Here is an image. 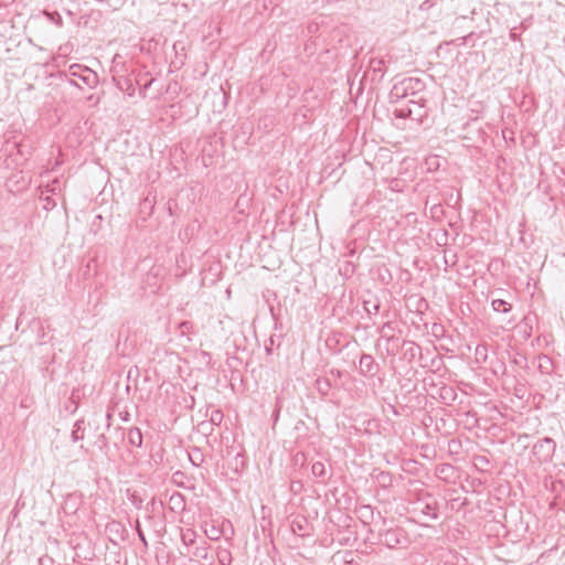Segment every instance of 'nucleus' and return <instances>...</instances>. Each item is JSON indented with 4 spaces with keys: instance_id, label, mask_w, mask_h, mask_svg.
<instances>
[{
    "instance_id": "32",
    "label": "nucleus",
    "mask_w": 565,
    "mask_h": 565,
    "mask_svg": "<svg viewBox=\"0 0 565 565\" xmlns=\"http://www.w3.org/2000/svg\"><path fill=\"white\" fill-rule=\"evenodd\" d=\"M127 497H128V500L130 501V503L136 509H138V510L145 509V507H143V499H142V497L137 491L130 492L128 490Z\"/></svg>"
},
{
    "instance_id": "8",
    "label": "nucleus",
    "mask_w": 565,
    "mask_h": 565,
    "mask_svg": "<svg viewBox=\"0 0 565 565\" xmlns=\"http://www.w3.org/2000/svg\"><path fill=\"white\" fill-rule=\"evenodd\" d=\"M414 511L419 512L428 520H437L439 518L438 502L434 494L429 492H426L415 502Z\"/></svg>"
},
{
    "instance_id": "2",
    "label": "nucleus",
    "mask_w": 565,
    "mask_h": 565,
    "mask_svg": "<svg viewBox=\"0 0 565 565\" xmlns=\"http://www.w3.org/2000/svg\"><path fill=\"white\" fill-rule=\"evenodd\" d=\"M60 77L79 88H82V85L76 79L89 88H94L98 84L97 73L81 64H73L67 71L60 72Z\"/></svg>"
},
{
    "instance_id": "7",
    "label": "nucleus",
    "mask_w": 565,
    "mask_h": 565,
    "mask_svg": "<svg viewBox=\"0 0 565 565\" xmlns=\"http://www.w3.org/2000/svg\"><path fill=\"white\" fill-rule=\"evenodd\" d=\"M473 363L477 367L490 371L495 376L504 375L507 372L505 362L499 355H475Z\"/></svg>"
},
{
    "instance_id": "18",
    "label": "nucleus",
    "mask_w": 565,
    "mask_h": 565,
    "mask_svg": "<svg viewBox=\"0 0 565 565\" xmlns=\"http://www.w3.org/2000/svg\"><path fill=\"white\" fill-rule=\"evenodd\" d=\"M117 87L126 93L128 96H134L135 94V84L132 78L126 76L114 77Z\"/></svg>"
},
{
    "instance_id": "30",
    "label": "nucleus",
    "mask_w": 565,
    "mask_h": 565,
    "mask_svg": "<svg viewBox=\"0 0 565 565\" xmlns=\"http://www.w3.org/2000/svg\"><path fill=\"white\" fill-rule=\"evenodd\" d=\"M217 559L221 565H231L233 561L231 551L220 547L217 550Z\"/></svg>"
},
{
    "instance_id": "62",
    "label": "nucleus",
    "mask_w": 565,
    "mask_h": 565,
    "mask_svg": "<svg viewBox=\"0 0 565 565\" xmlns=\"http://www.w3.org/2000/svg\"><path fill=\"white\" fill-rule=\"evenodd\" d=\"M392 409H393V413H394L395 415H398V414H399V413L397 412V409L395 408V406H392Z\"/></svg>"
},
{
    "instance_id": "5",
    "label": "nucleus",
    "mask_w": 565,
    "mask_h": 565,
    "mask_svg": "<svg viewBox=\"0 0 565 565\" xmlns=\"http://www.w3.org/2000/svg\"><path fill=\"white\" fill-rule=\"evenodd\" d=\"M226 459L228 469L236 476H242L248 467V458L243 447L238 450L234 446L226 449Z\"/></svg>"
},
{
    "instance_id": "20",
    "label": "nucleus",
    "mask_w": 565,
    "mask_h": 565,
    "mask_svg": "<svg viewBox=\"0 0 565 565\" xmlns=\"http://www.w3.org/2000/svg\"><path fill=\"white\" fill-rule=\"evenodd\" d=\"M426 403H427L426 395L423 392L417 390L416 393H413L411 396V403H409L408 411L412 412L416 408H418V409L424 408L426 406Z\"/></svg>"
},
{
    "instance_id": "49",
    "label": "nucleus",
    "mask_w": 565,
    "mask_h": 565,
    "mask_svg": "<svg viewBox=\"0 0 565 565\" xmlns=\"http://www.w3.org/2000/svg\"><path fill=\"white\" fill-rule=\"evenodd\" d=\"M39 565H54V559L49 555H43L39 558Z\"/></svg>"
},
{
    "instance_id": "36",
    "label": "nucleus",
    "mask_w": 565,
    "mask_h": 565,
    "mask_svg": "<svg viewBox=\"0 0 565 565\" xmlns=\"http://www.w3.org/2000/svg\"><path fill=\"white\" fill-rule=\"evenodd\" d=\"M425 166L428 171H437L440 167L438 156H429L425 159Z\"/></svg>"
},
{
    "instance_id": "48",
    "label": "nucleus",
    "mask_w": 565,
    "mask_h": 565,
    "mask_svg": "<svg viewBox=\"0 0 565 565\" xmlns=\"http://www.w3.org/2000/svg\"><path fill=\"white\" fill-rule=\"evenodd\" d=\"M280 0H264V9H270L271 11L275 10L276 7H278Z\"/></svg>"
},
{
    "instance_id": "38",
    "label": "nucleus",
    "mask_w": 565,
    "mask_h": 565,
    "mask_svg": "<svg viewBox=\"0 0 565 565\" xmlns=\"http://www.w3.org/2000/svg\"><path fill=\"white\" fill-rule=\"evenodd\" d=\"M411 396L412 395H404L397 392L395 395L396 404L403 409H409Z\"/></svg>"
},
{
    "instance_id": "29",
    "label": "nucleus",
    "mask_w": 565,
    "mask_h": 565,
    "mask_svg": "<svg viewBox=\"0 0 565 565\" xmlns=\"http://www.w3.org/2000/svg\"><path fill=\"white\" fill-rule=\"evenodd\" d=\"M311 473L316 478L324 480L327 476V469L322 461H316L311 465Z\"/></svg>"
},
{
    "instance_id": "59",
    "label": "nucleus",
    "mask_w": 565,
    "mask_h": 565,
    "mask_svg": "<svg viewBox=\"0 0 565 565\" xmlns=\"http://www.w3.org/2000/svg\"><path fill=\"white\" fill-rule=\"evenodd\" d=\"M111 416H113V415H111L109 412L106 414V418H107V428H109V427H110V423H109V420L111 419Z\"/></svg>"
},
{
    "instance_id": "60",
    "label": "nucleus",
    "mask_w": 565,
    "mask_h": 565,
    "mask_svg": "<svg viewBox=\"0 0 565 565\" xmlns=\"http://www.w3.org/2000/svg\"><path fill=\"white\" fill-rule=\"evenodd\" d=\"M14 146L18 148V152L22 154V153H23V152H22V149H21V148H22V145H20V143H14Z\"/></svg>"
},
{
    "instance_id": "37",
    "label": "nucleus",
    "mask_w": 565,
    "mask_h": 565,
    "mask_svg": "<svg viewBox=\"0 0 565 565\" xmlns=\"http://www.w3.org/2000/svg\"><path fill=\"white\" fill-rule=\"evenodd\" d=\"M43 14L47 18L49 21L54 23L56 26H63V19L57 11H44Z\"/></svg>"
},
{
    "instance_id": "1",
    "label": "nucleus",
    "mask_w": 565,
    "mask_h": 565,
    "mask_svg": "<svg viewBox=\"0 0 565 565\" xmlns=\"http://www.w3.org/2000/svg\"><path fill=\"white\" fill-rule=\"evenodd\" d=\"M423 391L431 398L438 399L445 405H452L458 394L452 385H448L443 381L435 382L431 375L423 377Z\"/></svg>"
},
{
    "instance_id": "34",
    "label": "nucleus",
    "mask_w": 565,
    "mask_h": 565,
    "mask_svg": "<svg viewBox=\"0 0 565 565\" xmlns=\"http://www.w3.org/2000/svg\"><path fill=\"white\" fill-rule=\"evenodd\" d=\"M94 446H96L104 454L108 452L109 444L104 433L97 436L96 440L94 441Z\"/></svg>"
},
{
    "instance_id": "27",
    "label": "nucleus",
    "mask_w": 565,
    "mask_h": 565,
    "mask_svg": "<svg viewBox=\"0 0 565 565\" xmlns=\"http://www.w3.org/2000/svg\"><path fill=\"white\" fill-rule=\"evenodd\" d=\"M209 548L210 546L207 545V543L205 541H202V543L198 546H195V548L193 550L192 554L194 557L199 558V559H209Z\"/></svg>"
},
{
    "instance_id": "10",
    "label": "nucleus",
    "mask_w": 565,
    "mask_h": 565,
    "mask_svg": "<svg viewBox=\"0 0 565 565\" xmlns=\"http://www.w3.org/2000/svg\"><path fill=\"white\" fill-rule=\"evenodd\" d=\"M105 532L110 543L116 546L127 541L129 536L128 530L120 521L117 520L109 521L105 526Z\"/></svg>"
},
{
    "instance_id": "63",
    "label": "nucleus",
    "mask_w": 565,
    "mask_h": 565,
    "mask_svg": "<svg viewBox=\"0 0 565 565\" xmlns=\"http://www.w3.org/2000/svg\"><path fill=\"white\" fill-rule=\"evenodd\" d=\"M228 525L225 523V535L227 534V531H228Z\"/></svg>"
},
{
    "instance_id": "56",
    "label": "nucleus",
    "mask_w": 565,
    "mask_h": 565,
    "mask_svg": "<svg viewBox=\"0 0 565 565\" xmlns=\"http://www.w3.org/2000/svg\"><path fill=\"white\" fill-rule=\"evenodd\" d=\"M416 349L419 350V347L414 343H409V347L405 349L404 353H415Z\"/></svg>"
},
{
    "instance_id": "24",
    "label": "nucleus",
    "mask_w": 565,
    "mask_h": 565,
    "mask_svg": "<svg viewBox=\"0 0 565 565\" xmlns=\"http://www.w3.org/2000/svg\"><path fill=\"white\" fill-rule=\"evenodd\" d=\"M84 431H85V420L84 418H81L75 422L73 426V430L71 434L72 440L74 443L84 439Z\"/></svg>"
},
{
    "instance_id": "33",
    "label": "nucleus",
    "mask_w": 565,
    "mask_h": 565,
    "mask_svg": "<svg viewBox=\"0 0 565 565\" xmlns=\"http://www.w3.org/2000/svg\"><path fill=\"white\" fill-rule=\"evenodd\" d=\"M134 529H135V531H136V533L138 535L139 541L142 543L145 551H147L148 547H149V544H148V540H147V537L145 535V532H143V530L141 527V523H140L139 519H136L135 524H134Z\"/></svg>"
},
{
    "instance_id": "4",
    "label": "nucleus",
    "mask_w": 565,
    "mask_h": 565,
    "mask_svg": "<svg viewBox=\"0 0 565 565\" xmlns=\"http://www.w3.org/2000/svg\"><path fill=\"white\" fill-rule=\"evenodd\" d=\"M426 84L417 77H407L393 85L390 92V102L398 103L409 97V95H418L425 93Z\"/></svg>"
},
{
    "instance_id": "3",
    "label": "nucleus",
    "mask_w": 565,
    "mask_h": 565,
    "mask_svg": "<svg viewBox=\"0 0 565 565\" xmlns=\"http://www.w3.org/2000/svg\"><path fill=\"white\" fill-rule=\"evenodd\" d=\"M429 106L427 98L408 99L405 105L395 108L393 114L396 118L406 119L411 118L418 124H424L429 114Z\"/></svg>"
},
{
    "instance_id": "21",
    "label": "nucleus",
    "mask_w": 565,
    "mask_h": 565,
    "mask_svg": "<svg viewBox=\"0 0 565 565\" xmlns=\"http://www.w3.org/2000/svg\"><path fill=\"white\" fill-rule=\"evenodd\" d=\"M81 273L85 280L93 278L97 273V260L95 258L88 259L81 268Z\"/></svg>"
},
{
    "instance_id": "11",
    "label": "nucleus",
    "mask_w": 565,
    "mask_h": 565,
    "mask_svg": "<svg viewBox=\"0 0 565 565\" xmlns=\"http://www.w3.org/2000/svg\"><path fill=\"white\" fill-rule=\"evenodd\" d=\"M359 372L367 377L375 376L380 371V364L374 360V355H360Z\"/></svg>"
},
{
    "instance_id": "57",
    "label": "nucleus",
    "mask_w": 565,
    "mask_h": 565,
    "mask_svg": "<svg viewBox=\"0 0 565 565\" xmlns=\"http://www.w3.org/2000/svg\"><path fill=\"white\" fill-rule=\"evenodd\" d=\"M418 98H427V97L425 96V93H419L418 95H415V94L409 95V97H407L406 99L408 100V99H418Z\"/></svg>"
},
{
    "instance_id": "9",
    "label": "nucleus",
    "mask_w": 565,
    "mask_h": 565,
    "mask_svg": "<svg viewBox=\"0 0 565 565\" xmlns=\"http://www.w3.org/2000/svg\"><path fill=\"white\" fill-rule=\"evenodd\" d=\"M379 536L380 543L388 548H395L407 543L406 533L401 527H393L380 531Z\"/></svg>"
},
{
    "instance_id": "47",
    "label": "nucleus",
    "mask_w": 565,
    "mask_h": 565,
    "mask_svg": "<svg viewBox=\"0 0 565 565\" xmlns=\"http://www.w3.org/2000/svg\"><path fill=\"white\" fill-rule=\"evenodd\" d=\"M153 78H150L148 82H146L143 85L140 84V81H136V83L140 86V95L142 97H146V90L151 86L153 83Z\"/></svg>"
},
{
    "instance_id": "51",
    "label": "nucleus",
    "mask_w": 565,
    "mask_h": 565,
    "mask_svg": "<svg viewBox=\"0 0 565 565\" xmlns=\"http://www.w3.org/2000/svg\"><path fill=\"white\" fill-rule=\"evenodd\" d=\"M305 461H306V457H305V454H303V452L298 451V452L294 456V462H295V465L300 463L301 466H303Z\"/></svg>"
},
{
    "instance_id": "64",
    "label": "nucleus",
    "mask_w": 565,
    "mask_h": 565,
    "mask_svg": "<svg viewBox=\"0 0 565 565\" xmlns=\"http://www.w3.org/2000/svg\"><path fill=\"white\" fill-rule=\"evenodd\" d=\"M266 353H271V350L266 348Z\"/></svg>"
},
{
    "instance_id": "13",
    "label": "nucleus",
    "mask_w": 565,
    "mask_h": 565,
    "mask_svg": "<svg viewBox=\"0 0 565 565\" xmlns=\"http://www.w3.org/2000/svg\"><path fill=\"white\" fill-rule=\"evenodd\" d=\"M411 371L412 369L408 370L401 379H398V393L401 394L412 395L418 390L419 380L417 377L413 380V377L408 376Z\"/></svg>"
},
{
    "instance_id": "42",
    "label": "nucleus",
    "mask_w": 565,
    "mask_h": 565,
    "mask_svg": "<svg viewBox=\"0 0 565 565\" xmlns=\"http://www.w3.org/2000/svg\"><path fill=\"white\" fill-rule=\"evenodd\" d=\"M226 363L230 369L236 370L239 365L244 363L239 355H228Z\"/></svg>"
},
{
    "instance_id": "50",
    "label": "nucleus",
    "mask_w": 565,
    "mask_h": 565,
    "mask_svg": "<svg viewBox=\"0 0 565 565\" xmlns=\"http://www.w3.org/2000/svg\"><path fill=\"white\" fill-rule=\"evenodd\" d=\"M302 482L300 480H294L291 481L290 489L292 492L297 493L302 490Z\"/></svg>"
},
{
    "instance_id": "28",
    "label": "nucleus",
    "mask_w": 565,
    "mask_h": 565,
    "mask_svg": "<svg viewBox=\"0 0 565 565\" xmlns=\"http://www.w3.org/2000/svg\"><path fill=\"white\" fill-rule=\"evenodd\" d=\"M189 460L194 467H200L204 460V456L201 449L198 447H193L191 452L189 454Z\"/></svg>"
},
{
    "instance_id": "12",
    "label": "nucleus",
    "mask_w": 565,
    "mask_h": 565,
    "mask_svg": "<svg viewBox=\"0 0 565 565\" xmlns=\"http://www.w3.org/2000/svg\"><path fill=\"white\" fill-rule=\"evenodd\" d=\"M367 73L371 75L372 82L380 83L385 75V61L384 58H371L369 62Z\"/></svg>"
},
{
    "instance_id": "31",
    "label": "nucleus",
    "mask_w": 565,
    "mask_h": 565,
    "mask_svg": "<svg viewBox=\"0 0 565 565\" xmlns=\"http://www.w3.org/2000/svg\"><path fill=\"white\" fill-rule=\"evenodd\" d=\"M492 309L498 312H509L512 306L503 299H494L491 302Z\"/></svg>"
},
{
    "instance_id": "35",
    "label": "nucleus",
    "mask_w": 565,
    "mask_h": 565,
    "mask_svg": "<svg viewBox=\"0 0 565 565\" xmlns=\"http://www.w3.org/2000/svg\"><path fill=\"white\" fill-rule=\"evenodd\" d=\"M195 540L196 533L191 529H188L185 532L181 533V541L186 546L193 545L195 543Z\"/></svg>"
},
{
    "instance_id": "45",
    "label": "nucleus",
    "mask_w": 565,
    "mask_h": 565,
    "mask_svg": "<svg viewBox=\"0 0 565 565\" xmlns=\"http://www.w3.org/2000/svg\"><path fill=\"white\" fill-rule=\"evenodd\" d=\"M156 498H152L145 507V510L147 511V519H151L152 515L151 513L154 511L156 509Z\"/></svg>"
},
{
    "instance_id": "39",
    "label": "nucleus",
    "mask_w": 565,
    "mask_h": 565,
    "mask_svg": "<svg viewBox=\"0 0 565 565\" xmlns=\"http://www.w3.org/2000/svg\"><path fill=\"white\" fill-rule=\"evenodd\" d=\"M223 418H224V415H223V412L221 409H213L210 414V419L209 422L213 425V426H220L223 422Z\"/></svg>"
},
{
    "instance_id": "25",
    "label": "nucleus",
    "mask_w": 565,
    "mask_h": 565,
    "mask_svg": "<svg viewBox=\"0 0 565 565\" xmlns=\"http://www.w3.org/2000/svg\"><path fill=\"white\" fill-rule=\"evenodd\" d=\"M128 441L131 446L141 447L142 446V433L138 427H132L128 431Z\"/></svg>"
},
{
    "instance_id": "22",
    "label": "nucleus",
    "mask_w": 565,
    "mask_h": 565,
    "mask_svg": "<svg viewBox=\"0 0 565 565\" xmlns=\"http://www.w3.org/2000/svg\"><path fill=\"white\" fill-rule=\"evenodd\" d=\"M81 398V391L78 388H74L70 398L66 401L64 408L68 411L71 414H74L78 407V402Z\"/></svg>"
},
{
    "instance_id": "46",
    "label": "nucleus",
    "mask_w": 565,
    "mask_h": 565,
    "mask_svg": "<svg viewBox=\"0 0 565 565\" xmlns=\"http://www.w3.org/2000/svg\"><path fill=\"white\" fill-rule=\"evenodd\" d=\"M443 213H444V209H443L441 204H434L430 207L431 217H440V215Z\"/></svg>"
},
{
    "instance_id": "40",
    "label": "nucleus",
    "mask_w": 565,
    "mask_h": 565,
    "mask_svg": "<svg viewBox=\"0 0 565 565\" xmlns=\"http://www.w3.org/2000/svg\"><path fill=\"white\" fill-rule=\"evenodd\" d=\"M185 478L186 475L183 471L178 470L172 475V482L179 488H186L184 483Z\"/></svg>"
},
{
    "instance_id": "54",
    "label": "nucleus",
    "mask_w": 565,
    "mask_h": 565,
    "mask_svg": "<svg viewBox=\"0 0 565 565\" xmlns=\"http://www.w3.org/2000/svg\"><path fill=\"white\" fill-rule=\"evenodd\" d=\"M476 466H483V465H489V459L484 456H478L476 457V462H475Z\"/></svg>"
},
{
    "instance_id": "15",
    "label": "nucleus",
    "mask_w": 565,
    "mask_h": 565,
    "mask_svg": "<svg viewBox=\"0 0 565 565\" xmlns=\"http://www.w3.org/2000/svg\"><path fill=\"white\" fill-rule=\"evenodd\" d=\"M309 522L306 516L303 515H297L294 520L290 522V530L294 534L299 536H307L310 534L309 532Z\"/></svg>"
},
{
    "instance_id": "55",
    "label": "nucleus",
    "mask_w": 565,
    "mask_h": 565,
    "mask_svg": "<svg viewBox=\"0 0 565 565\" xmlns=\"http://www.w3.org/2000/svg\"><path fill=\"white\" fill-rule=\"evenodd\" d=\"M430 356H431V355H424V354L418 355V362H419V365H420V366H423V367H426V366H427L428 359H429Z\"/></svg>"
},
{
    "instance_id": "43",
    "label": "nucleus",
    "mask_w": 565,
    "mask_h": 565,
    "mask_svg": "<svg viewBox=\"0 0 565 565\" xmlns=\"http://www.w3.org/2000/svg\"><path fill=\"white\" fill-rule=\"evenodd\" d=\"M280 411H281V402H280V397H277L275 409L273 411V414H271V419H273L274 426L277 424V422L279 419Z\"/></svg>"
},
{
    "instance_id": "6",
    "label": "nucleus",
    "mask_w": 565,
    "mask_h": 565,
    "mask_svg": "<svg viewBox=\"0 0 565 565\" xmlns=\"http://www.w3.org/2000/svg\"><path fill=\"white\" fill-rule=\"evenodd\" d=\"M556 443L551 437L539 439L532 447V455L540 463L550 462L554 456Z\"/></svg>"
},
{
    "instance_id": "53",
    "label": "nucleus",
    "mask_w": 565,
    "mask_h": 565,
    "mask_svg": "<svg viewBox=\"0 0 565 565\" xmlns=\"http://www.w3.org/2000/svg\"><path fill=\"white\" fill-rule=\"evenodd\" d=\"M444 355H436L434 358L430 359V367H434V366H437L439 367V365L443 363V358Z\"/></svg>"
},
{
    "instance_id": "61",
    "label": "nucleus",
    "mask_w": 565,
    "mask_h": 565,
    "mask_svg": "<svg viewBox=\"0 0 565 565\" xmlns=\"http://www.w3.org/2000/svg\"><path fill=\"white\" fill-rule=\"evenodd\" d=\"M332 374L337 375V376H341V372L338 370V371H331Z\"/></svg>"
},
{
    "instance_id": "17",
    "label": "nucleus",
    "mask_w": 565,
    "mask_h": 565,
    "mask_svg": "<svg viewBox=\"0 0 565 565\" xmlns=\"http://www.w3.org/2000/svg\"><path fill=\"white\" fill-rule=\"evenodd\" d=\"M225 523L228 525L231 535H233L234 527L232 523L228 520H224L221 529L215 525H212L210 530L205 529L206 536L212 541H217L222 535L225 536Z\"/></svg>"
},
{
    "instance_id": "14",
    "label": "nucleus",
    "mask_w": 565,
    "mask_h": 565,
    "mask_svg": "<svg viewBox=\"0 0 565 565\" xmlns=\"http://www.w3.org/2000/svg\"><path fill=\"white\" fill-rule=\"evenodd\" d=\"M532 362H537V367L542 374H551L555 371L553 355H532Z\"/></svg>"
},
{
    "instance_id": "44",
    "label": "nucleus",
    "mask_w": 565,
    "mask_h": 565,
    "mask_svg": "<svg viewBox=\"0 0 565 565\" xmlns=\"http://www.w3.org/2000/svg\"><path fill=\"white\" fill-rule=\"evenodd\" d=\"M179 329L181 331V334L185 335L186 333L191 332V330L193 329V322H191V321H182L179 324Z\"/></svg>"
},
{
    "instance_id": "41",
    "label": "nucleus",
    "mask_w": 565,
    "mask_h": 565,
    "mask_svg": "<svg viewBox=\"0 0 565 565\" xmlns=\"http://www.w3.org/2000/svg\"><path fill=\"white\" fill-rule=\"evenodd\" d=\"M213 430H214V426L209 420L201 422L198 425V431L203 434L204 436L211 435L213 433Z\"/></svg>"
},
{
    "instance_id": "58",
    "label": "nucleus",
    "mask_w": 565,
    "mask_h": 565,
    "mask_svg": "<svg viewBox=\"0 0 565 565\" xmlns=\"http://www.w3.org/2000/svg\"><path fill=\"white\" fill-rule=\"evenodd\" d=\"M120 416H121V419L124 422H127L129 419V414L127 412L126 413H121Z\"/></svg>"
},
{
    "instance_id": "26",
    "label": "nucleus",
    "mask_w": 565,
    "mask_h": 565,
    "mask_svg": "<svg viewBox=\"0 0 565 565\" xmlns=\"http://www.w3.org/2000/svg\"><path fill=\"white\" fill-rule=\"evenodd\" d=\"M316 387H317V391L322 396H327L332 387V384H331L330 380L327 377H318L316 380Z\"/></svg>"
},
{
    "instance_id": "52",
    "label": "nucleus",
    "mask_w": 565,
    "mask_h": 565,
    "mask_svg": "<svg viewBox=\"0 0 565 565\" xmlns=\"http://www.w3.org/2000/svg\"><path fill=\"white\" fill-rule=\"evenodd\" d=\"M173 49L177 50V44L173 45ZM183 57H185V54H183L181 56V55H179L178 51H175V61H173L172 64L175 65V66L178 64H180V66L183 65L184 64Z\"/></svg>"
},
{
    "instance_id": "19",
    "label": "nucleus",
    "mask_w": 565,
    "mask_h": 565,
    "mask_svg": "<svg viewBox=\"0 0 565 565\" xmlns=\"http://www.w3.org/2000/svg\"><path fill=\"white\" fill-rule=\"evenodd\" d=\"M170 509L181 512L185 509V497L180 492H173L169 499Z\"/></svg>"
},
{
    "instance_id": "16",
    "label": "nucleus",
    "mask_w": 565,
    "mask_h": 565,
    "mask_svg": "<svg viewBox=\"0 0 565 565\" xmlns=\"http://www.w3.org/2000/svg\"><path fill=\"white\" fill-rule=\"evenodd\" d=\"M373 480L384 490H387L393 487L394 482V476L390 471H383V470H374L372 473Z\"/></svg>"
},
{
    "instance_id": "23",
    "label": "nucleus",
    "mask_w": 565,
    "mask_h": 565,
    "mask_svg": "<svg viewBox=\"0 0 565 565\" xmlns=\"http://www.w3.org/2000/svg\"><path fill=\"white\" fill-rule=\"evenodd\" d=\"M363 307L369 315H377L380 312L381 302L376 297L371 296L369 299L363 300Z\"/></svg>"
}]
</instances>
